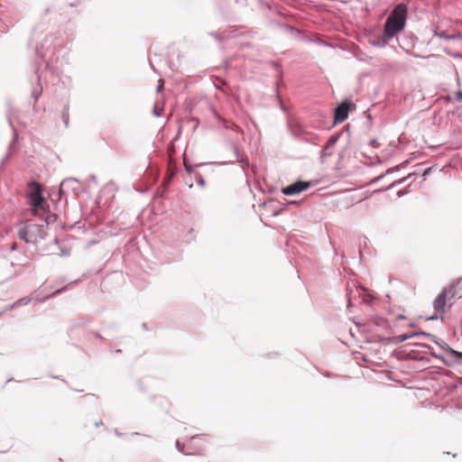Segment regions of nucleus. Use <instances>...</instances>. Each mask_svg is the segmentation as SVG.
<instances>
[{"instance_id":"nucleus-8","label":"nucleus","mask_w":462,"mask_h":462,"mask_svg":"<svg viewBox=\"0 0 462 462\" xmlns=\"http://www.w3.org/2000/svg\"><path fill=\"white\" fill-rule=\"evenodd\" d=\"M451 354L454 357H457V358H461L462 359V352H458V351H456V350H452L451 351Z\"/></svg>"},{"instance_id":"nucleus-6","label":"nucleus","mask_w":462,"mask_h":462,"mask_svg":"<svg viewBox=\"0 0 462 462\" xmlns=\"http://www.w3.org/2000/svg\"><path fill=\"white\" fill-rule=\"evenodd\" d=\"M39 228L40 227L37 225H28L23 231H21L20 237L24 239L26 242H31L32 240L26 237L27 234L32 232L34 229L38 230Z\"/></svg>"},{"instance_id":"nucleus-11","label":"nucleus","mask_w":462,"mask_h":462,"mask_svg":"<svg viewBox=\"0 0 462 462\" xmlns=\"http://www.w3.org/2000/svg\"><path fill=\"white\" fill-rule=\"evenodd\" d=\"M199 439H201V438L199 436H195L190 439V442H194V441L199 440Z\"/></svg>"},{"instance_id":"nucleus-3","label":"nucleus","mask_w":462,"mask_h":462,"mask_svg":"<svg viewBox=\"0 0 462 462\" xmlns=\"http://www.w3.org/2000/svg\"><path fill=\"white\" fill-rule=\"evenodd\" d=\"M29 199L30 204L34 213L36 210H46V204L42 193V187L37 182H32L29 185Z\"/></svg>"},{"instance_id":"nucleus-1","label":"nucleus","mask_w":462,"mask_h":462,"mask_svg":"<svg viewBox=\"0 0 462 462\" xmlns=\"http://www.w3.org/2000/svg\"><path fill=\"white\" fill-rule=\"evenodd\" d=\"M407 7L403 4L398 5L387 18L384 24V34L387 38H393L401 32L405 25Z\"/></svg>"},{"instance_id":"nucleus-2","label":"nucleus","mask_w":462,"mask_h":462,"mask_svg":"<svg viewBox=\"0 0 462 462\" xmlns=\"http://www.w3.org/2000/svg\"><path fill=\"white\" fill-rule=\"evenodd\" d=\"M462 283V278L459 279L456 283L450 287L443 290L434 300L433 308L435 315L430 318V319H436L439 316H442L446 312V306L448 299L454 298L457 295V287Z\"/></svg>"},{"instance_id":"nucleus-7","label":"nucleus","mask_w":462,"mask_h":462,"mask_svg":"<svg viewBox=\"0 0 462 462\" xmlns=\"http://www.w3.org/2000/svg\"><path fill=\"white\" fill-rule=\"evenodd\" d=\"M439 37L444 38V39H455L456 36H448L446 32H442L438 34Z\"/></svg>"},{"instance_id":"nucleus-9","label":"nucleus","mask_w":462,"mask_h":462,"mask_svg":"<svg viewBox=\"0 0 462 462\" xmlns=\"http://www.w3.org/2000/svg\"><path fill=\"white\" fill-rule=\"evenodd\" d=\"M456 97L457 100L462 101V91H457L456 93Z\"/></svg>"},{"instance_id":"nucleus-5","label":"nucleus","mask_w":462,"mask_h":462,"mask_svg":"<svg viewBox=\"0 0 462 462\" xmlns=\"http://www.w3.org/2000/svg\"><path fill=\"white\" fill-rule=\"evenodd\" d=\"M349 105L346 102L340 104L335 110V121L344 122L348 116Z\"/></svg>"},{"instance_id":"nucleus-12","label":"nucleus","mask_w":462,"mask_h":462,"mask_svg":"<svg viewBox=\"0 0 462 462\" xmlns=\"http://www.w3.org/2000/svg\"><path fill=\"white\" fill-rule=\"evenodd\" d=\"M162 88V84H160V85L158 86V91H160Z\"/></svg>"},{"instance_id":"nucleus-4","label":"nucleus","mask_w":462,"mask_h":462,"mask_svg":"<svg viewBox=\"0 0 462 462\" xmlns=\"http://www.w3.org/2000/svg\"><path fill=\"white\" fill-rule=\"evenodd\" d=\"M311 186L310 181H296L282 189V193L287 196L299 194L301 191L308 189Z\"/></svg>"},{"instance_id":"nucleus-10","label":"nucleus","mask_w":462,"mask_h":462,"mask_svg":"<svg viewBox=\"0 0 462 462\" xmlns=\"http://www.w3.org/2000/svg\"><path fill=\"white\" fill-rule=\"evenodd\" d=\"M399 337H400V341L402 342V341H405L408 338H410V336H408V335H402Z\"/></svg>"}]
</instances>
